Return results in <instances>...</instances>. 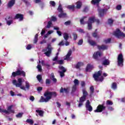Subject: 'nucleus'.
<instances>
[{
    "label": "nucleus",
    "mask_w": 125,
    "mask_h": 125,
    "mask_svg": "<svg viewBox=\"0 0 125 125\" xmlns=\"http://www.w3.org/2000/svg\"><path fill=\"white\" fill-rule=\"evenodd\" d=\"M43 95L44 97H46V98H44L43 96H41V98L39 101V102L41 103L43 102H48L49 100L52 98V96L54 97H56V96H57V94H56V92L47 91L44 92Z\"/></svg>",
    "instance_id": "obj_1"
},
{
    "label": "nucleus",
    "mask_w": 125,
    "mask_h": 125,
    "mask_svg": "<svg viewBox=\"0 0 125 125\" xmlns=\"http://www.w3.org/2000/svg\"><path fill=\"white\" fill-rule=\"evenodd\" d=\"M103 73V71H102V70H99V71L95 73L93 75V78H94L95 82H100L101 83H102V82L104 81V77H107V76H108V74L106 73H104L103 76H102Z\"/></svg>",
    "instance_id": "obj_2"
},
{
    "label": "nucleus",
    "mask_w": 125,
    "mask_h": 125,
    "mask_svg": "<svg viewBox=\"0 0 125 125\" xmlns=\"http://www.w3.org/2000/svg\"><path fill=\"white\" fill-rule=\"evenodd\" d=\"M22 78H20L18 79V82L17 80H14L12 81V83L14 85H15L16 87H20L21 89H23V90H26V88L24 86H22V83H23V81H22Z\"/></svg>",
    "instance_id": "obj_3"
},
{
    "label": "nucleus",
    "mask_w": 125,
    "mask_h": 125,
    "mask_svg": "<svg viewBox=\"0 0 125 125\" xmlns=\"http://www.w3.org/2000/svg\"><path fill=\"white\" fill-rule=\"evenodd\" d=\"M17 76H21V77L25 78L26 77V72L22 69L18 68L16 72H12L11 78H15Z\"/></svg>",
    "instance_id": "obj_4"
},
{
    "label": "nucleus",
    "mask_w": 125,
    "mask_h": 125,
    "mask_svg": "<svg viewBox=\"0 0 125 125\" xmlns=\"http://www.w3.org/2000/svg\"><path fill=\"white\" fill-rule=\"evenodd\" d=\"M57 9L58 12H60V14L58 15V17L59 18H66V17H67V13L64 12V11H63V8H62V6L61 5H59Z\"/></svg>",
    "instance_id": "obj_5"
},
{
    "label": "nucleus",
    "mask_w": 125,
    "mask_h": 125,
    "mask_svg": "<svg viewBox=\"0 0 125 125\" xmlns=\"http://www.w3.org/2000/svg\"><path fill=\"white\" fill-rule=\"evenodd\" d=\"M104 105V103L102 104H99L97 107V109L94 110L95 113H101V112H103V111L106 110V106Z\"/></svg>",
    "instance_id": "obj_6"
},
{
    "label": "nucleus",
    "mask_w": 125,
    "mask_h": 125,
    "mask_svg": "<svg viewBox=\"0 0 125 125\" xmlns=\"http://www.w3.org/2000/svg\"><path fill=\"white\" fill-rule=\"evenodd\" d=\"M52 51V49L51 47H49V45H48V46L46 48L42 50V52H44V54H45L46 56H47V57H50Z\"/></svg>",
    "instance_id": "obj_7"
},
{
    "label": "nucleus",
    "mask_w": 125,
    "mask_h": 125,
    "mask_svg": "<svg viewBox=\"0 0 125 125\" xmlns=\"http://www.w3.org/2000/svg\"><path fill=\"white\" fill-rule=\"evenodd\" d=\"M118 66L123 67L124 66V56L123 54H120L117 58Z\"/></svg>",
    "instance_id": "obj_8"
},
{
    "label": "nucleus",
    "mask_w": 125,
    "mask_h": 125,
    "mask_svg": "<svg viewBox=\"0 0 125 125\" xmlns=\"http://www.w3.org/2000/svg\"><path fill=\"white\" fill-rule=\"evenodd\" d=\"M114 35L116 38H118V39H120L121 37L125 38V33L122 32V31H121V30H120L119 29H116V30L114 32Z\"/></svg>",
    "instance_id": "obj_9"
},
{
    "label": "nucleus",
    "mask_w": 125,
    "mask_h": 125,
    "mask_svg": "<svg viewBox=\"0 0 125 125\" xmlns=\"http://www.w3.org/2000/svg\"><path fill=\"white\" fill-rule=\"evenodd\" d=\"M70 92V87H67L66 88H63V87H61L60 92V93H65V94H68Z\"/></svg>",
    "instance_id": "obj_10"
},
{
    "label": "nucleus",
    "mask_w": 125,
    "mask_h": 125,
    "mask_svg": "<svg viewBox=\"0 0 125 125\" xmlns=\"http://www.w3.org/2000/svg\"><path fill=\"white\" fill-rule=\"evenodd\" d=\"M86 98L85 96H83L82 97L80 98L79 100V104H78V107H81L83 105V102L85 101Z\"/></svg>",
    "instance_id": "obj_11"
},
{
    "label": "nucleus",
    "mask_w": 125,
    "mask_h": 125,
    "mask_svg": "<svg viewBox=\"0 0 125 125\" xmlns=\"http://www.w3.org/2000/svg\"><path fill=\"white\" fill-rule=\"evenodd\" d=\"M107 9H101L99 10V17H103L105 14H106V12H107Z\"/></svg>",
    "instance_id": "obj_12"
},
{
    "label": "nucleus",
    "mask_w": 125,
    "mask_h": 125,
    "mask_svg": "<svg viewBox=\"0 0 125 125\" xmlns=\"http://www.w3.org/2000/svg\"><path fill=\"white\" fill-rule=\"evenodd\" d=\"M97 48L99 50H107L108 49V46L107 45L102 44L101 45H97Z\"/></svg>",
    "instance_id": "obj_13"
},
{
    "label": "nucleus",
    "mask_w": 125,
    "mask_h": 125,
    "mask_svg": "<svg viewBox=\"0 0 125 125\" xmlns=\"http://www.w3.org/2000/svg\"><path fill=\"white\" fill-rule=\"evenodd\" d=\"M85 107L87 111H89V112L92 111V106L90 105V102H89V100H87V102L85 104Z\"/></svg>",
    "instance_id": "obj_14"
},
{
    "label": "nucleus",
    "mask_w": 125,
    "mask_h": 125,
    "mask_svg": "<svg viewBox=\"0 0 125 125\" xmlns=\"http://www.w3.org/2000/svg\"><path fill=\"white\" fill-rule=\"evenodd\" d=\"M14 19H15V20L19 19V21H23V20H24V15L21 14H17L15 16Z\"/></svg>",
    "instance_id": "obj_15"
},
{
    "label": "nucleus",
    "mask_w": 125,
    "mask_h": 125,
    "mask_svg": "<svg viewBox=\"0 0 125 125\" xmlns=\"http://www.w3.org/2000/svg\"><path fill=\"white\" fill-rule=\"evenodd\" d=\"M98 56H99V57H101V52L99 51H97L95 52L93 55V58L97 61H98V60H99V59H98Z\"/></svg>",
    "instance_id": "obj_16"
},
{
    "label": "nucleus",
    "mask_w": 125,
    "mask_h": 125,
    "mask_svg": "<svg viewBox=\"0 0 125 125\" xmlns=\"http://www.w3.org/2000/svg\"><path fill=\"white\" fill-rule=\"evenodd\" d=\"M101 0H92L91 1V4L93 5H96L97 7H99V4H100V1Z\"/></svg>",
    "instance_id": "obj_17"
},
{
    "label": "nucleus",
    "mask_w": 125,
    "mask_h": 125,
    "mask_svg": "<svg viewBox=\"0 0 125 125\" xmlns=\"http://www.w3.org/2000/svg\"><path fill=\"white\" fill-rule=\"evenodd\" d=\"M15 4V0H10L7 4L8 8H11Z\"/></svg>",
    "instance_id": "obj_18"
},
{
    "label": "nucleus",
    "mask_w": 125,
    "mask_h": 125,
    "mask_svg": "<svg viewBox=\"0 0 125 125\" xmlns=\"http://www.w3.org/2000/svg\"><path fill=\"white\" fill-rule=\"evenodd\" d=\"M50 79L53 81L54 83H57V79L55 78V76H54V73H52L50 76Z\"/></svg>",
    "instance_id": "obj_19"
},
{
    "label": "nucleus",
    "mask_w": 125,
    "mask_h": 125,
    "mask_svg": "<svg viewBox=\"0 0 125 125\" xmlns=\"http://www.w3.org/2000/svg\"><path fill=\"white\" fill-rule=\"evenodd\" d=\"M12 107H13V105H11L10 106H9L7 108V112H8V113H5V114H9L10 113H14L15 111L14 110H12Z\"/></svg>",
    "instance_id": "obj_20"
},
{
    "label": "nucleus",
    "mask_w": 125,
    "mask_h": 125,
    "mask_svg": "<svg viewBox=\"0 0 125 125\" xmlns=\"http://www.w3.org/2000/svg\"><path fill=\"white\" fill-rule=\"evenodd\" d=\"M92 69H93V65L90 63H88L87 64L85 71L86 72H89V70H92Z\"/></svg>",
    "instance_id": "obj_21"
},
{
    "label": "nucleus",
    "mask_w": 125,
    "mask_h": 125,
    "mask_svg": "<svg viewBox=\"0 0 125 125\" xmlns=\"http://www.w3.org/2000/svg\"><path fill=\"white\" fill-rule=\"evenodd\" d=\"M71 55H72V50L70 49L68 51L66 55L65 56V57L64 59V60H68V59H69L70 58V56H71Z\"/></svg>",
    "instance_id": "obj_22"
},
{
    "label": "nucleus",
    "mask_w": 125,
    "mask_h": 125,
    "mask_svg": "<svg viewBox=\"0 0 125 125\" xmlns=\"http://www.w3.org/2000/svg\"><path fill=\"white\" fill-rule=\"evenodd\" d=\"M88 43H89V44H90V45H92V46H95V45H97V43H96V42L92 40L89 39L88 40Z\"/></svg>",
    "instance_id": "obj_23"
},
{
    "label": "nucleus",
    "mask_w": 125,
    "mask_h": 125,
    "mask_svg": "<svg viewBox=\"0 0 125 125\" xmlns=\"http://www.w3.org/2000/svg\"><path fill=\"white\" fill-rule=\"evenodd\" d=\"M104 66H108L110 65V61L108 59H105L102 62Z\"/></svg>",
    "instance_id": "obj_24"
},
{
    "label": "nucleus",
    "mask_w": 125,
    "mask_h": 125,
    "mask_svg": "<svg viewBox=\"0 0 125 125\" xmlns=\"http://www.w3.org/2000/svg\"><path fill=\"white\" fill-rule=\"evenodd\" d=\"M83 5V3L81 1H78L76 2V7L77 9H80L82 6Z\"/></svg>",
    "instance_id": "obj_25"
},
{
    "label": "nucleus",
    "mask_w": 125,
    "mask_h": 125,
    "mask_svg": "<svg viewBox=\"0 0 125 125\" xmlns=\"http://www.w3.org/2000/svg\"><path fill=\"white\" fill-rule=\"evenodd\" d=\"M84 64L83 62H78L75 65L76 69H80L82 66H83Z\"/></svg>",
    "instance_id": "obj_26"
},
{
    "label": "nucleus",
    "mask_w": 125,
    "mask_h": 125,
    "mask_svg": "<svg viewBox=\"0 0 125 125\" xmlns=\"http://www.w3.org/2000/svg\"><path fill=\"white\" fill-rule=\"evenodd\" d=\"M89 23H94V22H95V17H90L88 19V21H87Z\"/></svg>",
    "instance_id": "obj_27"
},
{
    "label": "nucleus",
    "mask_w": 125,
    "mask_h": 125,
    "mask_svg": "<svg viewBox=\"0 0 125 125\" xmlns=\"http://www.w3.org/2000/svg\"><path fill=\"white\" fill-rule=\"evenodd\" d=\"M36 113H38V114L40 116V117H43V111L42 110H36Z\"/></svg>",
    "instance_id": "obj_28"
},
{
    "label": "nucleus",
    "mask_w": 125,
    "mask_h": 125,
    "mask_svg": "<svg viewBox=\"0 0 125 125\" xmlns=\"http://www.w3.org/2000/svg\"><path fill=\"white\" fill-rule=\"evenodd\" d=\"M37 79L39 83H42V75H38L37 76Z\"/></svg>",
    "instance_id": "obj_29"
},
{
    "label": "nucleus",
    "mask_w": 125,
    "mask_h": 125,
    "mask_svg": "<svg viewBox=\"0 0 125 125\" xmlns=\"http://www.w3.org/2000/svg\"><path fill=\"white\" fill-rule=\"evenodd\" d=\"M117 83L115 82L113 83L111 85V88L114 90H116V89H117Z\"/></svg>",
    "instance_id": "obj_30"
},
{
    "label": "nucleus",
    "mask_w": 125,
    "mask_h": 125,
    "mask_svg": "<svg viewBox=\"0 0 125 125\" xmlns=\"http://www.w3.org/2000/svg\"><path fill=\"white\" fill-rule=\"evenodd\" d=\"M23 115H24V113L23 112L19 113L17 115H16V117L18 119H21V118L23 117Z\"/></svg>",
    "instance_id": "obj_31"
},
{
    "label": "nucleus",
    "mask_w": 125,
    "mask_h": 125,
    "mask_svg": "<svg viewBox=\"0 0 125 125\" xmlns=\"http://www.w3.org/2000/svg\"><path fill=\"white\" fill-rule=\"evenodd\" d=\"M76 91H77V86L73 85L72 87V90L71 92V94H73V93H75V92H76Z\"/></svg>",
    "instance_id": "obj_32"
},
{
    "label": "nucleus",
    "mask_w": 125,
    "mask_h": 125,
    "mask_svg": "<svg viewBox=\"0 0 125 125\" xmlns=\"http://www.w3.org/2000/svg\"><path fill=\"white\" fill-rule=\"evenodd\" d=\"M111 41H112V39H111V38H108L107 39L104 40L103 42L104 43L107 44V43H110V42H111Z\"/></svg>",
    "instance_id": "obj_33"
},
{
    "label": "nucleus",
    "mask_w": 125,
    "mask_h": 125,
    "mask_svg": "<svg viewBox=\"0 0 125 125\" xmlns=\"http://www.w3.org/2000/svg\"><path fill=\"white\" fill-rule=\"evenodd\" d=\"M107 22L108 25H110V26H112V25H113V23H114V20H113V19H108Z\"/></svg>",
    "instance_id": "obj_34"
},
{
    "label": "nucleus",
    "mask_w": 125,
    "mask_h": 125,
    "mask_svg": "<svg viewBox=\"0 0 125 125\" xmlns=\"http://www.w3.org/2000/svg\"><path fill=\"white\" fill-rule=\"evenodd\" d=\"M94 93V87L93 86H91L90 87V94L91 95Z\"/></svg>",
    "instance_id": "obj_35"
},
{
    "label": "nucleus",
    "mask_w": 125,
    "mask_h": 125,
    "mask_svg": "<svg viewBox=\"0 0 125 125\" xmlns=\"http://www.w3.org/2000/svg\"><path fill=\"white\" fill-rule=\"evenodd\" d=\"M59 69H60V70H61L62 72H66L67 71V70H66V68H65V67H64V66L62 65H59Z\"/></svg>",
    "instance_id": "obj_36"
},
{
    "label": "nucleus",
    "mask_w": 125,
    "mask_h": 125,
    "mask_svg": "<svg viewBox=\"0 0 125 125\" xmlns=\"http://www.w3.org/2000/svg\"><path fill=\"white\" fill-rule=\"evenodd\" d=\"M51 25H52V21H50L47 22V24L46 26V28L47 29H49L50 28H51Z\"/></svg>",
    "instance_id": "obj_37"
},
{
    "label": "nucleus",
    "mask_w": 125,
    "mask_h": 125,
    "mask_svg": "<svg viewBox=\"0 0 125 125\" xmlns=\"http://www.w3.org/2000/svg\"><path fill=\"white\" fill-rule=\"evenodd\" d=\"M87 27H88V30H92V23L90 22H88L87 21Z\"/></svg>",
    "instance_id": "obj_38"
},
{
    "label": "nucleus",
    "mask_w": 125,
    "mask_h": 125,
    "mask_svg": "<svg viewBox=\"0 0 125 125\" xmlns=\"http://www.w3.org/2000/svg\"><path fill=\"white\" fill-rule=\"evenodd\" d=\"M106 105L107 106H112L113 105V102L108 100L106 101Z\"/></svg>",
    "instance_id": "obj_39"
},
{
    "label": "nucleus",
    "mask_w": 125,
    "mask_h": 125,
    "mask_svg": "<svg viewBox=\"0 0 125 125\" xmlns=\"http://www.w3.org/2000/svg\"><path fill=\"white\" fill-rule=\"evenodd\" d=\"M63 38L65 41H67L68 40H69V34L66 33H64Z\"/></svg>",
    "instance_id": "obj_40"
},
{
    "label": "nucleus",
    "mask_w": 125,
    "mask_h": 125,
    "mask_svg": "<svg viewBox=\"0 0 125 125\" xmlns=\"http://www.w3.org/2000/svg\"><path fill=\"white\" fill-rule=\"evenodd\" d=\"M86 18V17H83L81 20H80V23L81 25H84V19Z\"/></svg>",
    "instance_id": "obj_41"
},
{
    "label": "nucleus",
    "mask_w": 125,
    "mask_h": 125,
    "mask_svg": "<svg viewBox=\"0 0 125 125\" xmlns=\"http://www.w3.org/2000/svg\"><path fill=\"white\" fill-rule=\"evenodd\" d=\"M83 96H85V97L86 98V96L88 95V93L84 89L83 90Z\"/></svg>",
    "instance_id": "obj_42"
},
{
    "label": "nucleus",
    "mask_w": 125,
    "mask_h": 125,
    "mask_svg": "<svg viewBox=\"0 0 125 125\" xmlns=\"http://www.w3.org/2000/svg\"><path fill=\"white\" fill-rule=\"evenodd\" d=\"M5 20L6 21L7 24L8 25V26H10L11 24H12V22H13V21L11 20V21H7V19L5 18Z\"/></svg>",
    "instance_id": "obj_43"
},
{
    "label": "nucleus",
    "mask_w": 125,
    "mask_h": 125,
    "mask_svg": "<svg viewBox=\"0 0 125 125\" xmlns=\"http://www.w3.org/2000/svg\"><path fill=\"white\" fill-rule=\"evenodd\" d=\"M26 123L30 124V125H33L34 124V121L32 119H28L26 120Z\"/></svg>",
    "instance_id": "obj_44"
},
{
    "label": "nucleus",
    "mask_w": 125,
    "mask_h": 125,
    "mask_svg": "<svg viewBox=\"0 0 125 125\" xmlns=\"http://www.w3.org/2000/svg\"><path fill=\"white\" fill-rule=\"evenodd\" d=\"M74 85H75V86H77V85H79V80L78 79H75L74 81Z\"/></svg>",
    "instance_id": "obj_45"
},
{
    "label": "nucleus",
    "mask_w": 125,
    "mask_h": 125,
    "mask_svg": "<svg viewBox=\"0 0 125 125\" xmlns=\"http://www.w3.org/2000/svg\"><path fill=\"white\" fill-rule=\"evenodd\" d=\"M59 73H60L61 78H63L65 76V74L64 73H66V72L63 71H59Z\"/></svg>",
    "instance_id": "obj_46"
},
{
    "label": "nucleus",
    "mask_w": 125,
    "mask_h": 125,
    "mask_svg": "<svg viewBox=\"0 0 125 125\" xmlns=\"http://www.w3.org/2000/svg\"><path fill=\"white\" fill-rule=\"evenodd\" d=\"M37 69H38V72H42V65L41 64L37 65Z\"/></svg>",
    "instance_id": "obj_47"
},
{
    "label": "nucleus",
    "mask_w": 125,
    "mask_h": 125,
    "mask_svg": "<svg viewBox=\"0 0 125 125\" xmlns=\"http://www.w3.org/2000/svg\"><path fill=\"white\" fill-rule=\"evenodd\" d=\"M83 43V39H81L80 40H79L77 43L78 45H82Z\"/></svg>",
    "instance_id": "obj_48"
},
{
    "label": "nucleus",
    "mask_w": 125,
    "mask_h": 125,
    "mask_svg": "<svg viewBox=\"0 0 125 125\" xmlns=\"http://www.w3.org/2000/svg\"><path fill=\"white\" fill-rule=\"evenodd\" d=\"M0 113H8V111H7V110L6 109H1V108H0Z\"/></svg>",
    "instance_id": "obj_49"
},
{
    "label": "nucleus",
    "mask_w": 125,
    "mask_h": 125,
    "mask_svg": "<svg viewBox=\"0 0 125 125\" xmlns=\"http://www.w3.org/2000/svg\"><path fill=\"white\" fill-rule=\"evenodd\" d=\"M45 83L46 85L50 84V83H51V81H50V79H46Z\"/></svg>",
    "instance_id": "obj_50"
},
{
    "label": "nucleus",
    "mask_w": 125,
    "mask_h": 125,
    "mask_svg": "<svg viewBox=\"0 0 125 125\" xmlns=\"http://www.w3.org/2000/svg\"><path fill=\"white\" fill-rule=\"evenodd\" d=\"M71 23H72V21H65L64 24V25H66V26H69L71 25Z\"/></svg>",
    "instance_id": "obj_51"
},
{
    "label": "nucleus",
    "mask_w": 125,
    "mask_h": 125,
    "mask_svg": "<svg viewBox=\"0 0 125 125\" xmlns=\"http://www.w3.org/2000/svg\"><path fill=\"white\" fill-rule=\"evenodd\" d=\"M67 8H68V9H72V10H74V9H75V5H69L68 6Z\"/></svg>",
    "instance_id": "obj_52"
},
{
    "label": "nucleus",
    "mask_w": 125,
    "mask_h": 125,
    "mask_svg": "<svg viewBox=\"0 0 125 125\" xmlns=\"http://www.w3.org/2000/svg\"><path fill=\"white\" fill-rule=\"evenodd\" d=\"M73 35L74 41H76L77 39H78V34L76 33H73Z\"/></svg>",
    "instance_id": "obj_53"
},
{
    "label": "nucleus",
    "mask_w": 125,
    "mask_h": 125,
    "mask_svg": "<svg viewBox=\"0 0 125 125\" xmlns=\"http://www.w3.org/2000/svg\"><path fill=\"white\" fill-rule=\"evenodd\" d=\"M57 62L60 65H62L63 64V63H64V61L62 60H60L57 61Z\"/></svg>",
    "instance_id": "obj_54"
},
{
    "label": "nucleus",
    "mask_w": 125,
    "mask_h": 125,
    "mask_svg": "<svg viewBox=\"0 0 125 125\" xmlns=\"http://www.w3.org/2000/svg\"><path fill=\"white\" fill-rule=\"evenodd\" d=\"M50 4L52 5V6H55L56 5V3H55V2L54 1H50Z\"/></svg>",
    "instance_id": "obj_55"
},
{
    "label": "nucleus",
    "mask_w": 125,
    "mask_h": 125,
    "mask_svg": "<svg viewBox=\"0 0 125 125\" xmlns=\"http://www.w3.org/2000/svg\"><path fill=\"white\" fill-rule=\"evenodd\" d=\"M116 9L117 10H122V5H118L116 7Z\"/></svg>",
    "instance_id": "obj_56"
},
{
    "label": "nucleus",
    "mask_w": 125,
    "mask_h": 125,
    "mask_svg": "<svg viewBox=\"0 0 125 125\" xmlns=\"http://www.w3.org/2000/svg\"><path fill=\"white\" fill-rule=\"evenodd\" d=\"M31 49H32V45L28 44L26 47V49H27V50H30Z\"/></svg>",
    "instance_id": "obj_57"
},
{
    "label": "nucleus",
    "mask_w": 125,
    "mask_h": 125,
    "mask_svg": "<svg viewBox=\"0 0 125 125\" xmlns=\"http://www.w3.org/2000/svg\"><path fill=\"white\" fill-rule=\"evenodd\" d=\"M107 110H108L109 111H113L114 110V108L111 106H107Z\"/></svg>",
    "instance_id": "obj_58"
},
{
    "label": "nucleus",
    "mask_w": 125,
    "mask_h": 125,
    "mask_svg": "<svg viewBox=\"0 0 125 125\" xmlns=\"http://www.w3.org/2000/svg\"><path fill=\"white\" fill-rule=\"evenodd\" d=\"M83 12H87L88 11V7H85L83 10Z\"/></svg>",
    "instance_id": "obj_59"
},
{
    "label": "nucleus",
    "mask_w": 125,
    "mask_h": 125,
    "mask_svg": "<svg viewBox=\"0 0 125 125\" xmlns=\"http://www.w3.org/2000/svg\"><path fill=\"white\" fill-rule=\"evenodd\" d=\"M37 90L38 91H39V92H41V91L42 90V87L39 86L37 87Z\"/></svg>",
    "instance_id": "obj_60"
},
{
    "label": "nucleus",
    "mask_w": 125,
    "mask_h": 125,
    "mask_svg": "<svg viewBox=\"0 0 125 125\" xmlns=\"http://www.w3.org/2000/svg\"><path fill=\"white\" fill-rule=\"evenodd\" d=\"M34 2L35 3H40V2H42L41 0H34Z\"/></svg>",
    "instance_id": "obj_61"
},
{
    "label": "nucleus",
    "mask_w": 125,
    "mask_h": 125,
    "mask_svg": "<svg viewBox=\"0 0 125 125\" xmlns=\"http://www.w3.org/2000/svg\"><path fill=\"white\" fill-rule=\"evenodd\" d=\"M92 36H93L94 38H97V33H96V32H94V33L92 34Z\"/></svg>",
    "instance_id": "obj_62"
},
{
    "label": "nucleus",
    "mask_w": 125,
    "mask_h": 125,
    "mask_svg": "<svg viewBox=\"0 0 125 125\" xmlns=\"http://www.w3.org/2000/svg\"><path fill=\"white\" fill-rule=\"evenodd\" d=\"M29 99L31 101L33 102L34 100H35V97L33 96H31Z\"/></svg>",
    "instance_id": "obj_63"
},
{
    "label": "nucleus",
    "mask_w": 125,
    "mask_h": 125,
    "mask_svg": "<svg viewBox=\"0 0 125 125\" xmlns=\"http://www.w3.org/2000/svg\"><path fill=\"white\" fill-rule=\"evenodd\" d=\"M57 19L55 17H52L50 21H56Z\"/></svg>",
    "instance_id": "obj_64"
}]
</instances>
